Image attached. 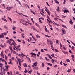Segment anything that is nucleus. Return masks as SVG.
<instances>
[{
	"mask_svg": "<svg viewBox=\"0 0 75 75\" xmlns=\"http://www.w3.org/2000/svg\"><path fill=\"white\" fill-rule=\"evenodd\" d=\"M4 28H5V29H6V30H7V29H8V28H7V27L6 26L4 25Z\"/></svg>",
	"mask_w": 75,
	"mask_h": 75,
	"instance_id": "35",
	"label": "nucleus"
},
{
	"mask_svg": "<svg viewBox=\"0 0 75 75\" xmlns=\"http://www.w3.org/2000/svg\"><path fill=\"white\" fill-rule=\"evenodd\" d=\"M33 69L34 70H38L39 69L38 67L37 66H36L35 67H34Z\"/></svg>",
	"mask_w": 75,
	"mask_h": 75,
	"instance_id": "11",
	"label": "nucleus"
},
{
	"mask_svg": "<svg viewBox=\"0 0 75 75\" xmlns=\"http://www.w3.org/2000/svg\"><path fill=\"white\" fill-rule=\"evenodd\" d=\"M55 2L57 4H59V2H58V1H57L56 0H55Z\"/></svg>",
	"mask_w": 75,
	"mask_h": 75,
	"instance_id": "33",
	"label": "nucleus"
},
{
	"mask_svg": "<svg viewBox=\"0 0 75 75\" xmlns=\"http://www.w3.org/2000/svg\"><path fill=\"white\" fill-rule=\"evenodd\" d=\"M13 8V7H6V9L8 10H9V11H10V10H11V9L12 8Z\"/></svg>",
	"mask_w": 75,
	"mask_h": 75,
	"instance_id": "4",
	"label": "nucleus"
},
{
	"mask_svg": "<svg viewBox=\"0 0 75 75\" xmlns=\"http://www.w3.org/2000/svg\"><path fill=\"white\" fill-rule=\"evenodd\" d=\"M24 33H22V34H21V36H22V37L23 38H24L25 37V36H24Z\"/></svg>",
	"mask_w": 75,
	"mask_h": 75,
	"instance_id": "20",
	"label": "nucleus"
},
{
	"mask_svg": "<svg viewBox=\"0 0 75 75\" xmlns=\"http://www.w3.org/2000/svg\"><path fill=\"white\" fill-rule=\"evenodd\" d=\"M21 55L23 57H24V56H25V54H23V53H21V54H20L19 53V56H20Z\"/></svg>",
	"mask_w": 75,
	"mask_h": 75,
	"instance_id": "7",
	"label": "nucleus"
},
{
	"mask_svg": "<svg viewBox=\"0 0 75 75\" xmlns=\"http://www.w3.org/2000/svg\"><path fill=\"white\" fill-rule=\"evenodd\" d=\"M41 52H44V49H41Z\"/></svg>",
	"mask_w": 75,
	"mask_h": 75,
	"instance_id": "41",
	"label": "nucleus"
},
{
	"mask_svg": "<svg viewBox=\"0 0 75 75\" xmlns=\"http://www.w3.org/2000/svg\"><path fill=\"white\" fill-rule=\"evenodd\" d=\"M62 26L63 27V28H66V29H68L67 27L66 26H65V25H62Z\"/></svg>",
	"mask_w": 75,
	"mask_h": 75,
	"instance_id": "22",
	"label": "nucleus"
},
{
	"mask_svg": "<svg viewBox=\"0 0 75 75\" xmlns=\"http://www.w3.org/2000/svg\"><path fill=\"white\" fill-rule=\"evenodd\" d=\"M69 22H70V24H71V25H72L73 24V22L71 19H70V21H69Z\"/></svg>",
	"mask_w": 75,
	"mask_h": 75,
	"instance_id": "10",
	"label": "nucleus"
},
{
	"mask_svg": "<svg viewBox=\"0 0 75 75\" xmlns=\"http://www.w3.org/2000/svg\"><path fill=\"white\" fill-rule=\"evenodd\" d=\"M0 38H4V35L3 33H1V35H0Z\"/></svg>",
	"mask_w": 75,
	"mask_h": 75,
	"instance_id": "6",
	"label": "nucleus"
},
{
	"mask_svg": "<svg viewBox=\"0 0 75 75\" xmlns=\"http://www.w3.org/2000/svg\"><path fill=\"white\" fill-rule=\"evenodd\" d=\"M45 36L46 37H51V36H49L48 35H45Z\"/></svg>",
	"mask_w": 75,
	"mask_h": 75,
	"instance_id": "58",
	"label": "nucleus"
},
{
	"mask_svg": "<svg viewBox=\"0 0 75 75\" xmlns=\"http://www.w3.org/2000/svg\"><path fill=\"white\" fill-rule=\"evenodd\" d=\"M55 50L56 52H59V50H58V49H56Z\"/></svg>",
	"mask_w": 75,
	"mask_h": 75,
	"instance_id": "59",
	"label": "nucleus"
},
{
	"mask_svg": "<svg viewBox=\"0 0 75 75\" xmlns=\"http://www.w3.org/2000/svg\"><path fill=\"white\" fill-rule=\"evenodd\" d=\"M45 8H46V9H45V11H46V12H47V13L48 15H49L50 16V12L48 9V8H47L46 7H45Z\"/></svg>",
	"mask_w": 75,
	"mask_h": 75,
	"instance_id": "2",
	"label": "nucleus"
},
{
	"mask_svg": "<svg viewBox=\"0 0 75 75\" xmlns=\"http://www.w3.org/2000/svg\"><path fill=\"white\" fill-rule=\"evenodd\" d=\"M47 64H48V65H50V66H52V64H51V63H47Z\"/></svg>",
	"mask_w": 75,
	"mask_h": 75,
	"instance_id": "30",
	"label": "nucleus"
},
{
	"mask_svg": "<svg viewBox=\"0 0 75 75\" xmlns=\"http://www.w3.org/2000/svg\"><path fill=\"white\" fill-rule=\"evenodd\" d=\"M63 52V53H64V54H66V52H65V50H62Z\"/></svg>",
	"mask_w": 75,
	"mask_h": 75,
	"instance_id": "60",
	"label": "nucleus"
},
{
	"mask_svg": "<svg viewBox=\"0 0 75 75\" xmlns=\"http://www.w3.org/2000/svg\"><path fill=\"white\" fill-rule=\"evenodd\" d=\"M66 62H70V60H69V59H66Z\"/></svg>",
	"mask_w": 75,
	"mask_h": 75,
	"instance_id": "28",
	"label": "nucleus"
},
{
	"mask_svg": "<svg viewBox=\"0 0 75 75\" xmlns=\"http://www.w3.org/2000/svg\"><path fill=\"white\" fill-rule=\"evenodd\" d=\"M30 54H31L32 57H34V56H33V52L31 53Z\"/></svg>",
	"mask_w": 75,
	"mask_h": 75,
	"instance_id": "37",
	"label": "nucleus"
},
{
	"mask_svg": "<svg viewBox=\"0 0 75 75\" xmlns=\"http://www.w3.org/2000/svg\"><path fill=\"white\" fill-rule=\"evenodd\" d=\"M51 48H52V49L53 50H54V47H53V46L52 45Z\"/></svg>",
	"mask_w": 75,
	"mask_h": 75,
	"instance_id": "45",
	"label": "nucleus"
},
{
	"mask_svg": "<svg viewBox=\"0 0 75 75\" xmlns=\"http://www.w3.org/2000/svg\"><path fill=\"white\" fill-rule=\"evenodd\" d=\"M32 28L33 30H36V31H37V32H38V30H36L35 28V27H34V26Z\"/></svg>",
	"mask_w": 75,
	"mask_h": 75,
	"instance_id": "16",
	"label": "nucleus"
},
{
	"mask_svg": "<svg viewBox=\"0 0 75 75\" xmlns=\"http://www.w3.org/2000/svg\"><path fill=\"white\" fill-rule=\"evenodd\" d=\"M37 75H40L41 74H40V73H39L38 71H37Z\"/></svg>",
	"mask_w": 75,
	"mask_h": 75,
	"instance_id": "51",
	"label": "nucleus"
},
{
	"mask_svg": "<svg viewBox=\"0 0 75 75\" xmlns=\"http://www.w3.org/2000/svg\"><path fill=\"white\" fill-rule=\"evenodd\" d=\"M8 56H9L10 57H11V53H9L8 54Z\"/></svg>",
	"mask_w": 75,
	"mask_h": 75,
	"instance_id": "46",
	"label": "nucleus"
},
{
	"mask_svg": "<svg viewBox=\"0 0 75 75\" xmlns=\"http://www.w3.org/2000/svg\"><path fill=\"white\" fill-rule=\"evenodd\" d=\"M0 55H1V56L2 57V56H3L4 55H3V51H2L1 52V54H0Z\"/></svg>",
	"mask_w": 75,
	"mask_h": 75,
	"instance_id": "18",
	"label": "nucleus"
},
{
	"mask_svg": "<svg viewBox=\"0 0 75 75\" xmlns=\"http://www.w3.org/2000/svg\"><path fill=\"white\" fill-rule=\"evenodd\" d=\"M31 12L33 13V14H35V12H33V11H32L31 10Z\"/></svg>",
	"mask_w": 75,
	"mask_h": 75,
	"instance_id": "42",
	"label": "nucleus"
},
{
	"mask_svg": "<svg viewBox=\"0 0 75 75\" xmlns=\"http://www.w3.org/2000/svg\"><path fill=\"white\" fill-rule=\"evenodd\" d=\"M36 36L38 38H40V36H39L38 35H36Z\"/></svg>",
	"mask_w": 75,
	"mask_h": 75,
	"instance_id": "26",
	"label": "nucleus"
},
{
	"mask_svg": "<svg viewBox=\"0 0 75 75\" xmlns=\"http://www.w3.org/2000/svg\"><path fill=\"white\" fill-rule=\"evenodd\" d=\"M1 5L3 7H5V4H3Z\"/></svg>",
	"mask_w": 75,
	"mask_h": 75,
	"instance_id": "52",
	"label": "nucleus"
},
{
	"mask_svg": "<svg viewBox=\"0 0 75 75\" xmlns=\"http://www.w3.org/2000/svg\"><path fill=\"white\" fill-rule=\"evenodd\" d=\"M54 60H53V59H52V63H54Z\"/></svg>",
	"mask_w": 75,
	"mask_h": 75,
	"instance_id": "57",
	"label": "nucleus"
},
{
	"mask_svg": "<svg viewBox=\"0 0 75 75\" xmlns=\"http://www.w3.org/2000/svg\"><path fill=\"white\" fill-rule=\"evenodd\" d=\"M15 29H16V27L14 26H13L12 28V30H15Z\"/></svg>",
	"mask_w": 75,
	"mask_h": 75,
	"instance_id": "17",
	"label": "nucleus"
},
{
	"mask_svg": "<svg viewBox=\"0 0 75 75\" xmlns=\"http://www.w3.org/2000/svg\"><path fill=\"white\" fill-rule=\"evenodd\" d=\"M48 57H45V59L46 60H47L48 61H49L50 60L49 59H47Z\"/></svg>",
	"mask_w": 75,
	"mask_h": 75,
	"instance_id": "39",
	"label": "nucleus"
},
{
	"mask_svg": "<svg viewBox=\"0 0 75 75\" xmlns=\"http://www.w3.org/2000/svg\"><path fill=\"white\" fill-rule=\"evenodd\" d=\"M35 25L38 27H40V25H39V24H38V23H36Z\"/></svg>",
	"mask_w": 75,
	"mask_h": 75,
	"instance_id": "25",
	"label": "nucleus"
},
{
	"mask_svg": "<svg viewBox=\"0 0 75 75\" xmlns=\"http://www.w3.org/2000/svg\"><path fill=\"white\" fill-rule=\"evenodd\" d=\"M5 58L6 60H7V56H6V55H5Z\"/></svg>",
	"mask_w": 75,
	"mask_h": 75,
	"instance_id": "56",
	"label": "nucleus"
},
{
	"mask_svg": "<svg viewBox=\"0 0 75 75\" xmlns=\"http://www.w3.org/2000/svg\"><path fill=\"white\" fill-rule=\"evenodd\" d=\"M19 70H22V68L21 67V66H19Z\"/></svg>",
	"mask_w": 75,
	"mask_h": 75,
	"instance_id": "64",
	"label": "nucleus"
},
{
	"mask_svg": "<svg viewBox=\"0 0 75 75\" xmlns=\"http://www.w3.org/2000/svg\"><path fill=\"white\" fill-rule=\"evenodd\" d=\"M0 60H1V61H4V59H2V58H0Z\"/></svg>",
	"mask_w": 75,
	"mask_h": 75,
	"instance_id": "36",
	"label": "nucleus"
},
{
	"mask_svg": "<svg viewBox=\"0 0 75 75\" xmlns=\"http://www.w3.org/2000/svg\"><path fill=\"white\" fill-rule=\"evenodd\" d=\"M40 58L42 60L43 59V58L42 57V56H40Z\"/></svg>",
	"mask_w": 75,
	"mask_h": 75,
	"instance_id": "44",
	"label": "nucleus"
},
{
	"mask_svg": "<svg viewBox=\"0 0 75 75\" xmlns=\"http://www.w3.org/2000/svg\"><path fill=\"white\" fill-rule=\"evenodd\" d=\"M53 22H54V23H55V25H57V26H59V24H57L55 22H54V21Z\"/></svg>",
	"mask_w": 75,
	"mask_h": 75,
	"instance_id": "31",
	"label": "nucleus"
},
{
	"mask_svg": "<svg viewBox=\"0 0 75 75\" xmlns=\"http://www.w3.org/2000/svg\"><path fill=\"white\" fill-rule=\"evenodd\" d=\"M5 67L7 69H8V67H9V66H7V65H6Z\"/></svg>",
	"mask_w": 75,
	"mask_h": 75,
	"instance_id": "23",
	"label": "nucleus"
},
{
	"mask_svg": "<svg viewBox=\"0 0 75 75\" xmlns=\"http://www.w3.org/2000/svg\"><path fill=\"white\" fill-rule=\"evenodd\" d=\"M7 43H8V44H10V43H11V42H10V41H9V40L7 42Z\"/></svg>",
	"mask_w": 75,
	"mask_h": 75,
	"instance_id": "61",
	"label": "nucleus"
},
{
	"mask_svg": "<svg viewBox=\"0 0 75 75\" xmlns=\"http://www.w3.org/2000/svg\"><path fill=\"white\" fill-rule=\"evenodd\" d=\"M23 61H24L23 60H22L21 61V59H19V65H20V66H21V63L22 62H23Z\"/></svg>",
	"mask_w": 75,
	"mask_h": 75,
	"instance_id": "8",
	"label": "nucleus"
},
{
	"mask_svg": "<svg viewBox=\"0 0 75 75\" xmlns=\"http://www.w3.org/2000/svg\"><path fill=\"white\" fill-rule=\"evenodd\" d=\"M49 56V58H50V59H52V57L50 55H48Z\"/></svg>",
	"mask_w": 75,
	"mask_h": 75,
	"instance_id": "55",
	"label": "nucleus"
},
{
	"mask_svg": "<svg viewBox=\"0 0 75 75\" xmlns=\"http://www.w3.org/2000/svg\"><path fill=\"white\" fill-rule=\"evenodd\" d=\"M63 48V49H65V50L67 49V48H66V47H65L64 45Z\"/></svg>",
	"mask_w": 75,
	"mask_h": 75,
	"instance_id": "43",
	"label": "nucleus"
},
{
	"mask_svg": "<svg viewBox=\"0 0 75 75\" xmlns=\"http://www.w3.org/2000/svg\"><path fill=\"white\" fill-rule=\"evenodd\" d=\"M9 60L10 61V62L8 63L9 64H11V65H12L13 63H12V62H11L12 61V60L10 59Z\"/></svg>",
	"mask_w": 75,
	"mask_h": 75,
	"instance_id": "9",
	"label": "nucleus"
},
{
	"mask_svg": "<svg viewBox=\"0 0 75 75\" xmlns=\"http://www.w3.org/2000/svg\"><path fill=\"white\" fill-rule=\"evenodd\" d=\"M20 30L21 31V32H24V30H23V28H20Z\"/></svg>",
	"mask_w": 75,
	"mask_h": 75,
	"instance_id": "29",
	"label": "nucleus"
},
{
	"mask_svg": "<svg viewBox=\"0 0 75 75\" xmlns=\"http://www.w3.org/2000/svg\"><path fill=\"white\" fill-rule=\"evenodd\" d=\"M31 20L32 21V22H33V23H34V21H33V18H31Z\"/></svg>",
	"mask_w": 75,
	"mask_h": 75,
	"instance_id": "54",
	"label": "nucleus"
},
{
	"mask_svg": "<svg viewBox=\"0 0 75 75\" xmlns=\"http://www.w3.org/2000/svg\"><path fill=\"white\" fill-rule=\"evenodd\" d=\"M9 48L11 51V53L12 54V53H13V50L12 49V47H11V46H10L9 47Z\"/></svg>",
	"mask_w": 75,
	"mask_h": 75,
	"instance_id": "5",
	"label": "nucleus"
},
{
	"mask_svg": "<svg viewBox=\"0 0 75 75\" xmlns=\"http://www.w3.org/2000/svg\"><path fill=\"white\" fill-rule=\"evenodd\" d=\"M27 71H27V69H25V71H24V72L25 73H27Z\"/></svg>",
	"mask_w": 75,
	"mask_h": 75,
	"instance_id": "48",
	"label": "nucleus"
},
{
	"mask_svg": "<svg viewBox=\"0 0 75 75\" xmlns=\"http://www.w3.org/2000/svg\"><path fill=\"white\" fill-rule=\"evenodd\" d=\"M60 64H61V65H62V63H63L62 61H61V62H60Z\"/></svg>",
	"mask_w": 75,
	"mask_h": 75,
	"instance_id": "62",
	"label": "nucleus"
},
{
	"mask_svg": "<svg viewBox=\"0 0 75 75\" xmlns=\"http://www.w3.org/2000/svg\"><path fill=\"white\" fill-rule=\"evenodd\" d=\"M12 44L14 45V47H15V48H13L14 50H16L17 51H18L19 50V46L18 45L16 47L15 46V44L14 43H13Z\"/></svg>",
	"mask_w": 75,
	"mask_h": 75,
	"instance_id": "1",
	"label": "nucleus"
},
{
	"mask_svg": "<svg viewBox=\"0 0 75 75\" xmlns=\"http://www.w3.org/2000/svg\"><path fill=\"white\" fill-rule=\"evenodd\" d=\"M0 46L1 48H4V46H3L2 43L1 44Z\"/></svg>",
	"mask_w": 75,
	"mask_h": 75,
	"instance_id": "14",
	"label": "nucleus"
},
{
	"mask_svg": "<svg viewBox=\"0 0 75 75\" xmlns=\"http://www.w3.org/2000/svg\"><path fill=\"white\" fill-rule=\"evenodd\" d=\"M57 10L58 12H59V11H60V9H59V6H58L57 8Z\"/></svg>",
	"mask_w": 75,
	"mask_h": 75,
	"instance_id": "24",
	"label": "nucleus"
},
{
	"mask_svg": "<svg viewBox=\"0 0 75 75\" xmlns=\"http://www.w3.org/2000/svg\"><path fill=\"white\" fill-rule=\"evenodd\" d=\"M32 38H33V39H34V40H35V41H37V39H36L35 38V37H34V36H32Z\"/></svg>",
	"mask_w": 75,
	"mask_h": 75,
	"instance_id": "12",
	"label": "nucleus"
},
{
	"mask_svg": "<svg viewBox=\"0 0 75 75\" xmlns=\"http://www.w3.org/2000/svg\"><path fill=\"white\" fill-rule=\"evenodd\" d=\"M50 45H51V47H52V45L53 44V42H51V41H50Z\"/></svg>",
	"mask_w": 75,
	"mask_h": 75,
	"instance_id": "19",
	"label": "nucleus"
},
{
	"mask_svg": "<svg viewBox=\"0 0 75 75\" xmlns=\"http://www.w3.org/2000/svg\"><path fill=\"white\" fill-rule=\"evenodd\" d=\"M3 34L4 35H7V33L6 32L4 33Z\"/></svg>",
	"mask_w": 75,
	"mask_h": 75,
	"instance_id": "50",
	"label": "nucleus"
},
{
	"mask_svg": "<svg viewBox=\"0 0 75 75\" xmlns=\"http://www.w3.org/2000/svg\"><path fill=\"white\" fill-rule=\"evenodd\" d=\"M22 24L23 25H25V26H28V24L27 23H22Z\"/></svg>",
	"mask_w": 75,
	"mask_h": 75,
	"instance_id": "21",
	"label": "nucleus"
},
{
	"mask_svg": "<svg viewBox=\"0 0 75 75\" xmlns=\"http://www.w3.org/2000/svg\"><path fill=\"white\" fill-rule=\"evenodd\" d=\"M38 64V62L37 61L35 62L33 64V65H32V67H34V66H36L37 65V64Z\"/></svg>",
	"mask_w": 75,
	"mask_h": 75,
	"instance_id": "3",
	"label": "nucleus"
},
{
	"mask_svg": "<svg viewBox=\"0 0 75 75\" xmlns=\"http://www.w3.org/2000/svg\"><path fill=\"white\" fill-rule=\"evenodd\" d=\"M62 32L63 33V34H65V33H66V31L65 30H62Z\"/></svg>",
	"mask_w": 75,
	"mask_h": 75,
	"instance_id": "15",
	"label": "nucleus"
},
{
	"mask_svg": "<svg viewBox=\"0 0 75 75\" xmlns=\"http://www.w3.org/2000/svg\"><path fill=\"white\" fill-rule=\"evenodd\" d=\"M47 43L49 44L50 43V40H49V39H47Z\"/></svg>",
	"mask_w": 75,
	"mask_h": 75,
	"instance_id": "13",
	"label": "nucleus"
},
{
	"mask_svg": "<svg viewBox=\"0 0 75 75\" xmlns=\"http://www.w3.org/2000/svg\"><path fill=\"white\" fill-rule=\"evenodd\" d=\"M10 41H13V42H14L15 44H16V43L15 42H14V40L12 39H9Z\"/></svg>",
	"mask_w": 75,
	"mask_h": 75,
	"instance_id": "27",
	"label": "nucleus"
},
{
	"mask_svg": "<svg viewBox=\"0 0 75 75\" xmlns=\"http://www.w3.org/2000/svg\"><path fill=\"white\" fill-rule=\"evenodd\" d=\"M47 69L48 70H50V67H48V66H47Z\"/></svg>",
	"mask_w": 75,
	"mask_h": 75,
	"instance_id": "47",
	"label": "nucleus"
},
{
	"mask_svg": "<svg viewBox=\"0 0 75 75\" xmlns=\"http://www.w3.org/2000/svg\"><path fill=\"white\" fill-rule=\"evenodd\" d=\"M68 12V10H67L66 9L65 10V11H64V13H65V12H67V13Z\"/></svg>",
	"mask_w": 75,
	"mask_h": 75,
	"instance_id": "40",
	"label": "nucleus"
},
{
	"mask_svg": "<svg viewBox=\"0 0 75 75\" xmlns=\"http://www.w3.org/2000/svg\"><path fill=\"white\" fill-rule=\"evenodd\" d=\"M42 66L43 67H44L45 66H44V64L43 62L42 63Z\"/></svg>",
	"mask_w": 75,
	"mask_h": 75,
	"instance_id": "53",
	"label": "nucleus"
},
{
	"mask_svg": "<svg viewBox=\"0 0 75 75\" xmlns=\"http://www.w3.org/2000/svg\"><path fill=\"white\" fill-rule=\"evenodd\" d=\"M41 18H40L39 19V22H40V23H42V22H41Z\"/></svg>",
	"mask_w": 75,
	"mask_h": 75,
	"instance_id": "34",
	"label": "nucleus"
},
{
	"mask_svg": "<svg viewBox=\"0 0 75 75\" xmlns=\"http://www.w3.org/2000/svg\"><path fill=\"white\" fill-rule=\"evenodd\" d=\"M22 43L25 44V41L24 40H22Z\"/></svg>",
	"mask_w": 75,
	"mask_h": 75,
	"instance_id": "38",
	"label": "nucleus"
},
{
	"mask_svg": "<svg viewBox=\"0 0 75 75\" xmlns=\"http://www.w3.org/2000/svg\"><path fill=\"white\" fill-rule=\"evenodd\" d=\"M28 59L29 60V62H30V63H31V60H30V57H28Z\"/></svg>",
	"mask_w": 75,
	"mask_h": 75,
	"instance_id": "49",
	"label": "nucleus"
},
{
	"mask_svg": "<svg viewBox=\"0 0 75 75\" xmlns=\"http://www.w3.org/2000/svg\"><path fill=\"white\" fill-rule=\"evenodd\" d=\"M63 64L64 66H67V64H66V63H63Z\"/></svg>",
	"mask_w": 75,
	"mask_h": 75,
	"instance_id": "63",
	"label": "nucleus"
},
{
	"mask_svg": "<svg viewBox=\"0 0 75 75\" xmlns=\"http://www.w3.org/2000/svg\"><path fill=\"white\" fill-rule=\"evenodd\" d=\"M69 50L70 53H73L72 51H71V50H70V49H69Z\"/></svg>",
	"mask_w": 75,
	"mask_h": 75,
	"instance_id": "32",
	"label": "nucleus"
}]
</instances>
